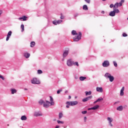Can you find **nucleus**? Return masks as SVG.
<instances>
[{
  "label": "nucleus",
  "mask_w": 128,
  "mask_h": 128,
  "mask_svg": "<svg viewBox=\"0 0 128 128\" xmlns=\"http://www.w3.org/2000/svg\"><path fill=\"white\" fill-rule=\"evenodd\" d=\"M118 8V3L117 2L114 5V10Z\"/></svg>",
  "instance_id": "nucleus-27"
},
{
  "label": "nucleus",
  "mask_w": 128,
  "mask_h": 128,
  "mask_svg": "<svg viewBox=\"0 0 128 128\" xmlns=\"http://www.w3.org/2000/svg\"><path fill=\"white\" fill-rule=\"evenodd\" d=\"M88 112L85 110V111H82V114H87Z\"/></svg>",
  "instance_id": "nucleus-40"
},
{
  "label": "nucleus",
  "mask_w": 128,
  "mask_h": 128,
  "mask_svg": "<svg viewBox=\"0 0 128 128\" xmlns=\"http://www.w3.org/2000/svg\"><path fill=\"white\" fill-rule=\"evenodd\" d=\"M85 94H86V96H90V94H92V91H89V92H88V91H86L85 92Z\"/></svg>",
  "instance_id": "nucleus-21"
},
{
  "label": "nucleus",
  "mask_w": 128,
  "mask_h": 128,
  "mask_svg": "<svg viewBox=\"0 0 128 128\" xmlns=\"http://www.w3.org/2000/svg\"><path fill=\"white\" fill-rule=\"evenodd\" d=\"M52 23H53V24H54L55 26H56L58 24L56 21H53Z\"/></svg>",
  "instance_id": "nucleus-39"
},
{
  "label": "nucleus",
  "mask_w": 128,
  "mask_h": 128,
  "mask_svg": "<svg viewBox=\"0 0 128 128\" xmlns=\"http://www.w3.org/2000/svg\"><path fill=\"white\" fill-rule=\"evenodd\" d=\"M84 2H86L87 4H90V0H84Z\"/></svg>",
  "instance_id": "nucleus-37"
},
{
  "label": "nucleus",
  "mask_w": 128,
  "mask_h": 128,
  "mask_svg": "<svg viewBox=\"0 0 128 128\" xmlns=\"http://www.w3.org/2000/svg\"><path fill=\"white\" fill-rule=\"evenodd\" d=\"M78 102V101H71V102H66V104L68 106H76Z\"/></svg>",
  "instance_id": "nucleus-5"
},
{
  "label": "nucleus",
  "mask_w": 128,
  "mask_h": 128,
  "mask_svg": "<svg viewBox=\"0 0 128 128\" xmlns=\"http://www.w3.org/2000/svg\"><path fill=\"white\" fill-rule=\"evenodd\" d=\"M61 20H64V16H62V15L60 16Z\"/></svg>",
  "instance_id": "nucleus-47"
},
{
  "label": "nucleus",
  "mask_w": 128,
  "mask_h": 128,
  "mask_svg": "<svg viewBox=\"0 0 128 128\" xmlns=\"http://www.w3.org/2000/svg\"><path fill=\"white\" fill-rule=\"evenodd\" d=\"M66 108H70V105H67L66 106Z\"/></svg>",
  "instance_id": "nucleus-49"
},
{
  "label": "nucleus",
  "mask_w": 128,
  "mask_h": 128,
  "mask_svg": "<svg viewBox=\"0 0 128 128\" xmlns=\"http://www.w3.org/2000/svg\"><path fill=\"white\" fill-rule=\"evenodd\" d=\"M57 122H58V124H64V122H62V121H60V120H57Z\"/></svg>",
  "instance_id": "nucleus-31"
},
{
  "label": "nucleus",
  "mask_w": 128,
  "mask_h": 128,
  "mask_svg": "<svg viewBox=\"0 0 128 128\" xmlns=\"http://www.w3.org/2000/svg\"><path fill=\"white\" fill-rule=\"evenodd\" d=\"M26 18H28V17H26V16H24L21 18H18V20H22L24 22V21L26 20Z\"/></svg>",
  "instance_id": "nucleus-16"
},
{
  "label": "nucleus",
  "mask_w": 128,
  "mask_h": 128,
  "mask_svg": "<svg viewBox=\"0 0 128 128\" xmlns=\"http://www.w3.org/2000/svg\"><path fill=\"white\" fill-rule=\"evenodd\" d=\"M72 36H77L74 37L73 40L74 42H78L82 38V32H79L78 34L76 32V31L73 30L72 32Z\"/></svg>",
  "instance_id": "nucleus-1"
},
{
  "label": "nucleus",
  "mask_w": 128,
  "mask_h": 128,
  "mask_svg": "<svg viewBox=\"0 0 128 128\" xmlns=\"http://www.w3.org/2000/svg\"><path fill=\"white\" fill-rule=\"evenodd\" d=\"M38 104H40V106H42V104H44V102L43 100H41L38 102Z\"/></svg>",
  "instance_id": "nucleus-22"
},
{
  "label": "nucleus",
  "mask_w": 128,
  "mask_h": 128,
  "mask_svg": "<svg viewBox=\"0 0 128 128\" xmlns=\"http://www.w3.org/2000/svg\"><path fill=\"white\" fill-rule=\"evenodd\" d=\"M66 64L68 66H74V60L72 59H69L67 60Z\"/></svg>",
  "instance_id": "nucleus-6"
},
{
  "label": "nucleus",
  "mask_w": 128,
  "mask_h": 128,
  "mask_svg": "<svg viewBox=\"0 0 128 128\" xmlns=\"http://www.w3.org/2000/svg\"><path fill=\"white\" fill-rule=\"evenodd\" d=\"M124 108L122 106H120L117 108V110H119L120 112H122V110Z\"/></svg>",
  "instance_id": "nucleus-20"
},
{
  "label": "nucleus",
  "mask_w": 128,
  "mask_h": 128,
  "mask_svg": "<svg viewBox=\"0 0 128 128\" xmlns=\"http://www.w3.org/2000/svg\"><path fill=\"white\" fill-rule=\"evenodd\" d=\"M74 66H79L80 64H78V62H74V64H73Z\"/></svg>",
  "instance_id": "nucleus-30"
},
{
  "label": "nucleus",
  "mask_w": 128,
  "mask_h": 128,
  "mask_svg": "<svg viewBox=\"0 0 128 128\" xmlns=\"http://www.w3.org/2000/svg\"><path fill=\"white\" fill-rule=\"evenodd\" d=\"M70 98H72V96H68V99L70 100Z\"/></svg>",
  "instance_id": "nucleus-50"
},
{
  "label": "nucleus",
  "mask_w": 128,
  "mask_h": 128,
  "mask_svg": "<svg viewBox=\"0 0 128 128\" xmlns=\"http://www.w3.org/2000/svg\"><path fill=\"white\" fill-rule=\"evenodd\" d=\"M50 102L48 100H46V102H44V104H43L44 108H50V106H54V98L52 96H50Z\"/></svg>",
  "instance_id": "nucleus-2"
},
{
  "label": "nucleus",
  "mask_w": 128,
  "mask_h": 128,
  "mask_svg": "<svg viewBox=\"0 0 128 128\" xmlns=\"http://www.w3.org/2000/svg\"><path fill=\"white\" fill-rule=\"evenodd\" d=\"M103 2H106V0H102Z\"/></svg>",
  "instance_id": "nucleus-57"
},
{
  "label": "nucleus",
  "mask_w": 128,
  "mask_h": 128,
  "mask_svg": "<svg viewBox=\"0 0 128 128\" xmlns=\"http://www.w3.org/2000/svg\"><path fill=\"white\" fill-rule=\"evenodd\" d=\"M68 90H66V91H65V94H68Z\"/></svg>",
  "instance_id": "nucleus-52"
},
{
  "label": "nucleus",
  "mask_w": 128,
  "mask_h": 128,
  "mask_svg": "<svg viewBox=\"0 0 128 128\" xmlns=\"http://www.w3.org/2000/svg\"><path fill=\"white\" fill-rule=\"evenodd\" d=\"M60 92H62V89H60V90H58V91H57V94H60Z\"/></svg>",
  "instance_id": "nucleus-38"
},
{
  "label": "nucleus",
  "mask_w": 128,
  "mask_h": 128,
  "mask_svg": "<svg viewBox=\"0 0 128 128\" xmlns=\"http://www.w3.org/2000/svg\"><path fill=\"white\" fill-rule=\"evenodd\" d=\"M36 45V42H30V47L31 48H34V46Z\"/></svg>",
  "instance_id": "nucleus-26"
},
{
  "label": "nucleus",
  "mask_w": 128,
  "mask_h": 128,
  "mask_svg": "<svg viewBox=\"0 0 128 128\" xmlns=\"http://www.w3.org/2000/svg\"><path fill=\"white\" fill-rule=\"evenodd\" d=\"M62 116H64V114H62V112H60L59 116H58L59 120H60V118H62Z\"/></svg>",
  "instance_id": "nucleus-23"
},
{
  "label": "nucleus",
  "mask_w": 128,
  "mask_h": 128,
  "mask_svg": "<svg viewBox=\"0 0 128 128\" xmlns=\"http://www.w3.org/2000/svg\"><path fill=\"white\" fill-rule=\"evenodd\" d=\"M24 56L25 58H30V54L27 52H25L24 54Z\"/></svg>",
  "instance_id": "nucleus-15"
},
{
  "label": "nucleus",
  "mask_w": 128,
  "mask_h": 128,
  "mask_svg": "<svg viewBox=\"0 0 128 128\" xmlns=\"http://www.w3.org/2000/svg\"><path fill=\"white\" fill-rule=\"evenodd\" d=\"M55 128H60V126H56L55 127Z\"/></svg>",
  "instance_id": "nucleus-51"
},
{
  "label": "nucleus",
  "mask_w": 128,
  "mask_h": 128,
  "mask_svg": "<svg viewBox=\"0 0 128 128\" xmlns=\"http://www.w3.org/2000/svg\"><path fill=\"white\" fill-rule=\"evenodd\" d=\"M127 20H128V18H127Z\"/></svg>",
  "instance_id": "nucleus-58"
},
{
  "label": "nucleus",
  "mask_w": 128,
  "mask_h": 128,
  "mask_svg": "<svg viewBox=\"0 0 128 128\" xmlns=\"http://www.w3.org/2000/svg\"><path fill=\"white\" fill-rule=\"evenodd\" d=\"M11 92L12 94H14L16 92V89H11Z\"/></svg>",
  "instance_id": "nucleus-28"
},
{
  "label": "nucleus",
  "mask_w": 128,
  "mask_h": 128,
  "mask_svg": "<svg viewBox=\"0 0 128 128\" xmlns=\"http://www.w3.org/2000/svg\"><path fill=\"white\" fill-rule=\"evenodd\" d=\"M124 2V0H121V2Z\"/></svg>",
  "instance_id": "nucleus-54"
},
{
  "label": "nucleus",
  "mask_w": 128,
  "mask_h": 128,
  "mask_svg": "<svg viewBox=\"0 0 128 128\" xmlns=\"http://www.w3.org/2000/svg\"><path fill=\"white\" fill-rule=\"evenodd\" d=\"M96 102H98V100H96V101L94 102V104H96Z\"/></svg>",
  "instance_id": "nucleus-53"
},
{
  "label": "nucleus",
  "mask_w": 128,
  "mask_h": 128,
  "mask_svg": "<svg viewBox=\"0 0 128 128\" xmlns=\"http://www.w3.org/2000/svg\"><path fill=\"white\" fill-rule=\"evenodd\" d=\"M74 18H76V16H78V14L76 13L74 14Z\"/></svg>",
  "instance_id": "nucleus-45"
},
{
  "label": "nucleus",
  "mask_w": 128,
  "mask_h": 128,
  "mask_svg": "<svg viewBox=\"0 0 128 128\" xmlns=\"http://www.w3.org/2000/svg\"><path fill=\"white\" fill-rule=\"evenodd\" d=\"M86 120H87L86 116L84 117V122H86Z\"/></svg>",
  "instance_id": "nucleus-46"
},
{
  "label": "nucleus",
  "mask_w": 128,
  "mask_h": 128,
  "mask_svg": "<svg viewBox=\"0 0 128 128\" xmlns=\"http://www.w3.org/2000/svg\"><path fill=\"white\" fill-rule=\"evenodd\" d=\"M70 50L68 49L66 50L63 54V58H66Z\"/></svg>",
  "instance_id": "nucleus-11"
},
{
  "label": "nucleus",
  "mask_w": 128,
  "mask_h": 128,
  "mask_svg": "<svg viewBox=\"0 0 128 128\" xmlns=\"http://www.w3.org/2000/svg\"><path fill=\"white\" fill-rule=\"evenodd\" d=\"M124 87H122L120 90V96H122L124 94Z\"/></svg>",
  "instance_id": "nucleus-18"
},
{
  "label": "nucleus",
  "mask_w": 128,
  "mask_h": 128,
  "mask_svg": "<svg viewBox=\"0 0 128 128\" xmlns=\"http://www.w3.org/2000/svg\"><path fill=\"white\" fill-rule=\"evenodd\" d=\"M122 36H124V37L128 36V34H126V33H123Z\"/></svg>",
  "instance_id": "nucleus-42"
},
{
  "label": "nucleus",
  "mask_w": 128,
  "mask_h": 128,
  "mask_svg": "<svg viewBox=\"0 0 128 128\" xmlns=\"http://www.w3.org/2000/svg\"><path fill=\"white\" fill-rule=\"evenodd\" d=\"M122 6V2L118 3V6Z\"/></svg>",
  "instance_id": "nucleus-41"
},
{
  "label": "nucleus",
  "mask_w": 128,
  "mask_h": 128,
  "mask_svg": "<svg viewBox=\"0 0 128 128\" xmlns=\"http://www.w3.org/2000/svg\"><path fill=\"white\" fill-rule=\"evenodd\" d=\"M107 120L109 122L110 126H112V118L110 117H108L107 118Z\"/></svg>",
  "instance_id": "nucleus-12"
},
{
  "label": "nucleus",
  "mask_w": 128,
  "mask_h": 128,
  "mask_svg": "<svg viewBox=\"0 0 128 128\" xmlns=\"http://www.w3.org/2000/svg\"><path fill=\"white\" fill-rule=\"evenodd\" d=\"M98 108H100V106L96 105V106H94V107L88 108V110H98Z\"/></svg>",
  "instance_id": "nucleus-9"
},
{
  "label": "nucleus",
  "mask_w": 128,
  "mask_h": 128,
  "mask_svg": "<svg viewBox=\"0 0 128 128\" xmlns=\"http://www.w3.org/2000/svg\"><path fill=\"white\" fill-rule=\"evenodd\" d=\"M92 98V96H89L88 97L82 99V102H88V100H90Z\"/></svg>",
  "instance_id": "nucleus-8"
},
{
  "label": "nucleus",
  "mask_w": 128,
  "mask_h": 128,
  "mask_svg": "<svg viewBox=\"0 0 128 128\" xmlns=\"http://www.w3.org/2000/svg\"><path fill=\"white\" fill-rule=\"evenodd\" d=\"M2 10H0V16H2Z\"/></svg>",
  "instance_id": "nucleus-48"
},
{
  "label": "nucleus",
  "mask_w": 128,
  "mask_h": 128,
  "mask_svg": "<svg viewBox=\"0 0 128 128\" xmlns=\"http://www.w3.org/2000/svg\"><path fill=\"white\" fill-rule=\"evenodd\" d=\"M104 76L106 78H109L110 82H112L114 80V76H112V74L108 72H106Z\"/></svg>",
  "instance_id": "nucleus-3"
},
{
  "label": "nucleus",
  "mask_w": 128,
  "mask_h": 128,
  "mask_svg": "<svg viewBox=\"0 0 128 128\" xmlns=\"http://www.w3.org/2000/svg\"><path fill=\"white\" fill-rule=\"evenodd\" d=\"M110 66V62L108 60H105L102 63V66L104 68H108Z\"/></svg>",
  "instance_id": "nucleus-7"
},
{
  "label": "nucleus",
  "mask_w": 128,
  "mask_h": 128,
  "mask_svg": "<svg viewBox=\"0 0 128 128\" xmlns=\"http://www.w3.org/2000/svg\"><path fill=\"white\" fill-rule=\"evenodd\" d=\"M96 90L98 92H104V90H102V87H96Z\"/></svg>",
  "instance_id": "nucleus-13"
},
{
  "label": "nucleus",
  "mask_w": 128,
  "mask_h": 128,
  "mask_svg": "<svg viewBox=\"0 0 128 128\" xmlns=\"http://www.w3.org/2000/svg\"><path fill=\"white\" fill-rule=\"evenodd\" d=\"M38 74H42V71L40 70H38Z\"/></svg>",
  "instance_id": "nucleus-34"
},
{
  "label": "nucleus",
  "mask_w": 128,
  "mask_h": 128,
  "mask_svg": "<svg viewBox=\"0 0 128 128\" xmlns=\"http://www.w3.org/2000/svg\"><path fill=\"white\" fill-rule=\"evenodd\" d=\"M42 116V114L40 112H35L34 113V116Z\"/></svg>",
  "instance_id": "nucleus-14"
},
{
  "label": "nucleus",
  "mask_w": 128,
  "mask_h": 128,
  "mask_svg": "<svg viewBox=\"0 0 128 128\" xmlns=\"http://www.w3.org/2000/svg\"><path fill=\"white\" fill-rule=\"evenodd\" d=\"M86 78L84 77V76H80V80L81 81L84 80H86Z\"/></svg>",
  "instance_id": "nucleus-29"
},
{
  "label": "nucleus",
  "mask_w": 128,
  "mask_h": 128,
  "mask_svg": "<svg viewBox=\"0 0 128 128\" xmlns=\"http://www.w3.org/2000/svg\"><path fill=\"white\" fill-rule=\"evenodd\" d=\"M0 78H2V80H4V78L2 76L0 75Z\"/></svg>",
  "instance_id": "nucleus-43"
},
{
  "label": "nucleus",
  "mask_w": 128,
  "mask_h": 128,
  "mask_svg": "<svg viewBox=\"0 0 128 128\" xmlns=\"http://www.w3.org/2000/svg\"><path fill=\"white\" fill-rule=\"evenodd\" d=\"M27 118L26 116H22L21 120H26Z\"/></svg>",
  "instance_id": "nucleus-24"
},
{
  "label": "nucleus",
  "mask_w": 128,
  "mask_h": 128,
  "mask_svg": "<svg viewBox=\"0 0 128 128\" xmlns=\"http://www.w3.org/2000/svg\"><path fill=\"white\" fill-rule=\"evenodd\" d=\"M114 4H111L110 6V8H114Z\"/></svg>",
  "instance_id": "nucleus-44"
},
{
  "label": "nucleus",
  "mask_w": 128,
  "mask_h": 128,
  "mask_svg": "<svg viewBox=\"0 0 128 128\" xmlns=\"http://www.w3.org/2000/svg\"><path fill=\"white\" fill-rule=\"evenodd\" d=\"M102 100H104V98H99L98 100H97V102H102Z\"/></svg>",
  "instance_id": "nucleus-33"
},
{
  "label": "nucleus",
  "mask_w": 128,
  "mask_h": 128,
  "mask_svg": "<svg viewBox=\"0 0 128 128\" xmlns=\"http://www.w3.org/2000/svg\"><path fill=\"white\" fill-rule=\"evenodd\" d=\"M102 14H104V11H102Z\"/></svg>",
  "instance_id": "nucleus-55"
},
{
  "label": "nucleus",
  "mask_w": 128,
  "mask_h": 128,
  "mask_svg": "<svg viewBox=\"0 0 128 128\" xmlns=\"http://www.w3.org/2000/svg\"><path fill=\"white\" fill-rule=\"evenodd\" d=\"M31 83L33 84H40V81L38 78H34L31 80Z\"/></svg>",
  "instance_id": "nucleus-4"
},
{
  "label": "nucleus",
  "mask_w": 128,
  "mask_h": 128,
  "mask_svg": "<svg viewBox=\"0 0 128 128\" xmlns=\"http://www.w3.org/2000/svg\"><path fill=\"white\" fill-rule=\"evenodd\" d=\"M113 64L114 66H116V68L118 66V64L116 63V61H114Z\"/></svg>",
  "instance_id": "nucleus-35"
},
{
  "label": "nucleus",
  "mask_w": 128,
  "mask_h": 128,
  "mask_svg": "<svg viewBox=\"0 0 128 128\" xmlns=\"http://www.w3.org/2000/svg\"><path fill=\"white\" fill-rule=\"evenodd\" d=\"M82 9L84 10H88V6L86 5H84L82 6Z\"/></svg>",
  "instance_id": "nucleus-19"
},
{
  "label": "nucleus",
  "mask_w": 128,
  "mask_h": 128,
  "mask_svg": "<svg viewBox=\"0 0 128 128\" xmlns=\"http://www.w3.org/2000/svg\"><path fill=\"white\" fill-rule=\"evenodd\" d=\"M20 28H22V30H21V32H24V24H22V25H21V26H20Z\"/></svg>",
  "instance_id": "nucleus-25"
},
{
  "label": "nucleus",
  "mask_w": 128,
  "mask_h": 128,
  "mask_svg": "<svg viewBox=\"0 0 128 128\" xmlns=\"http://www.w3.org/2000/svg\"><path fill=\"white\" fill-rule=\"evenodd\" d=\"M58 24H60L61 22H62V20H58L56 21Z\"/></svg>",
  "instance_id": "nucleus-36"
},
{
  "label": "nucleus",
  "mask_w": 128,
  "mask_h": 128,
  "mask_svg": "<svg viewBox=\"0 0 128 128\" xmlns=\"http://www.w3.org/2000/svg\"><path fill=\"white\" fill-rule=\"evenodd\" d=\"M12 31H10L8 32V34H7L6 38V42H8V40H10V36H12Z\"/></svg>",
  "instance_id": "nucleus-10"
},
{
  "label": "nucleus",
  "mask_w": 128,
  "mask_h": 128,
  "mask_svg": "<svg viewBox=\"0 0 128 128\" xmlns=\"http://www.w3.org/2000/svg\"><path fill=\"white\" fill-rule=\"evenodd\" d=\"M24 90H28V88H24Z\"/></svg>",
  "instance_id": "nucleus-56"
},
{
  "label": "nucleus",
  "mask_w": 128,
  "mask_h": 128,
  "mask_svg": "<svg viewBox=\"0 0 128 128\" xmlns=\"http://www.w3.org/2000/svg\"><path fill=\"white\" fill-rule=\"evenodd\" d=\"M109 16H116V12H114V10L111 11L109 13Z\"/></svg>",
  "instance_id": "nucleus-17"
},
{
  "label": "nucleus",
  "mask_w": 128,
  "mask_h": 128,
  "mask_svg": "<svg viewBox=\"0 0 128 128\" xmlns=\"http://www.w3.org/2000/svg\"><path fill=\"white\" fill-rule=\"evenodd\" d=\"M115 14L116 12V14H120V10H118V9H114Z\"/></svg>",
  "instance_id": "nucleus-32"
}]
</instances>
